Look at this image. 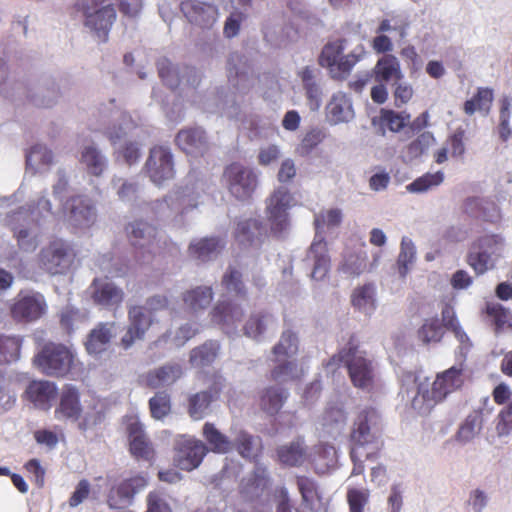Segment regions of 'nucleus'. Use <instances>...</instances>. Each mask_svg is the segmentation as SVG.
<instances>
[{
	"label": "nucleus",
	"instance_id": "cd10ccee",
	"mask_svg": "<svg viewBox=\"0 0 512 512\" xmlns=\"http://www.w3.org/2000/svg\"><path fill=\"white\" fill-rule=\"evenodd\" d=\"M146 485L147 479L142 475L123 481L108 497L110 508L116 509L129 504L134 495L142 491Z\"/></svg>",
	"mask_w": 512,
	"mask_h": 512
},
{
	"label": "nucleus",
	"instance_id": "a211bd4d",
	"mask_svg": "<svg viewBox=\"0 0 512 512\" xmlns=\"http://www.w3.org/2000/svg\"><path fill=\"white\" fill-rule=\"evenodd\" d=\"M66 220L70 226L86 230L97 220V210L93 201L86 196L72 197L64 206Z\"/></svg>",
	"mask_w": 512,
	"mask_h": 512
},
{
	"label": "nucleus",
	"instance_id": "0eeeda50",
	"mask_svg": "<svg viewBox=\"0 0 512 512\" xmlns=\"http://www.w3.org/2000/svg\"><path fill=\"white\" fill-rule=\"evenodd\" d=\"M343 362L353 385L359 389L370 391L375 383V365L366 353L356 347L344 348L337 356H333L328 366Z\"/></svg>",
	"mask_w": 512,
	"mask_h": 512
},
{
	"label": "nucleus",
	"instance_id": "a19ab883",
	"mask_svg": "<svg viewBox=\"0 0 512 512\" xmlns=\"http://www.w3.org/2000/svg\"><path fill=\"white\" fill-rule=\"evenodd\" d=\"M512 434V401L504 406L495 416L491 426L487 430V440L508 438Z\"/></svg>",
	"mask_w": 512,
	"mask_h": 512
},
{
	"label": "nucleus",
	"instance_id": "4c0bfd02",
	"mask_svg": "<svg viewBox=\"0 0 512 512\" xmlns=\"http://www.w3.org/2000/svg\"><path fill=\"white\" fill-rule=\"evenodd\" d=\"M244 311L240 304L221 302L212 311V320L225 329H233L241 322Z\"/></svg>",
	"mask_w": 512,
	"mask_h": 512
},
{
	"label": "nucleus",
	"instance_id": "5fc2aeb1",
	"mask_svg": "<svg viewBox=\"0 0 512 512\" xmlns=\"http://www.w3.org/2000/svg\"><path fill=\"white\" fill-rule=\"evenodd\" d=\"M345 40H337L326 44L320 55L319 62L321 66L327 67L332 76H337L335 67L339 63L345 50Z\"/></svg>",
	"mask_w": 512,
	"mask_h": 512
},
{
	"label": "nucleus",
	"instance_id": "aec40b11",
	"mask_svg": "<svg viewBox=\"0 0 512 512\" xmlns=\"http://www.w3.org/2000/svg\"><path fill=\"white\" fill-rule=\"evenodd\" d=\"M347 423V416L342 407L328 406L317 423L318 435L321 439H337L342 435Z\"/></svg>",
	"mask_w": 512,
	"mask_h": 512
},
{
	"label": "nucleus",
	"instance_id": "39448f33",
	"mask_svg": "<svg viewBox=\"0 0 512 512\" xmlns=\"http://www.w3.org/2000/svg\"><path fill=\"white\" fill-rule=\"evenodd\" d=\"M505 241L500 234L483 232L471 243L467 263L476 274L482 275L496 267L503 254Z\"/></svg>",
	"mask_w": 512,
	"mask_h": 512
},
{
	"label": "nucleus",
	"instance_id": "49530a36",
	"mask_svg": "<svg viewBox=\"0 0 512 512\" xmlns=\"http://www.w3.org/2000/svg\"><path fill=\"white\" fill-rule=\"evenodd\" d=\"M483 418L480 412L474 411L470 413L460 424L455 440L461 445L471 442L481 431Z\"/></svg>",
	"mask_w": 512,
	"mask_h": 512
},
{
	"label": "nucleus",
	"instance_id": "3c124183",
	"mask_svg": "<svg viewBox=\"0 0 512 512\" xmlns=\"http://www.w3.org/2000/svg\"><path fill=\"white\" fill-rule=\"evenodd\" d=\"M213 298V293L209 287H197L187 291L183 295V301L187 309L192 313H198L206 309Z\"/></svg>",
	"mask_w": 512,
	"mask_h": 512
},
{
	"label": "nucleus",
	"instance_id": "052dcab7",
	"mask_svg": "<svg viewBox=\"0 0 512 512\" xmlns=\"http://www.w3.org/2000/svg\"><path fill=\"white\" fill-rule=\"evenodd\" d=\"M486 313L493 319L495 332L512 329V314L498 303H487Z\"/></svg>",
	"mask_w": 512,
	"mask_h": 512
},
{
	"label": "nucleus",
	"instance_id": "f3484780",
	"mask_svg": "<svg viewBox=\"0 0 512 512\" xmlns=\"http://www.w3.org/2000/svg\"><path fill=\"white\" fill-rule=\"evenodd\" d=\"M46 312L45 297L39 292H20L11 306L12 317L19 321L33 322Z\"/></svg>",
	"mask_w": 512,
	"mask_h": 512
},
{
	"label": "nucleus",
	"instance_id": "6e6d98bb",
	"mask_svg": "<svg viewBox=\"0 0 512 512\" xmlns=\"http://www.w3.org/2000/svg\"><path fill=\"white\" fill-rule=\"evenodd\" d=\"M435 143V137L431 132H423L405 147L403 158L406 161L417 159L425 154Z\"/></svg>",
	"mask_w": 512,
	"mask_h": 512
},
{
	"label": "nucleus",
	"instance_id": "412c9836",
	"mask_svg": "<svg viewBox=\"0 0 512 512\" xmlns=\"http://www.w3.org/2000/svg\"><path fill=\"white\" fill-rule=\"evenodd\" d=\"M228 79L240 92L245 93L255 83L252 71L245 58L239 53H231L227 62Z\"/></svg>",
	"mask_w": 512,
	"mask_h": 512
},
{
	"label": "nucleus",
	"instance_id": "338daca9",
	"mask_svg": "<svg viewBox=\"0 0 512 512\" xmlns=\"http://www.w3.org/2000/svg\"><path fill=\"white\" fill-rule=\"evenodd\" d=\"M310 458L324 472L337 463V451L333 445L323 443L316 447L314 456Z\"/></svg>",
	"mask_w": 512,
	"mask_h": 512
},
{
	"label": "nucleus",
	"instance_id": "09e8293b",
	"mask_svg": "<svg viewBox=\"0 0 512 512\" xmlns=\"http://www.w3.org/2000/svg\"><path fill=\"white\" fill-rule=\"evenodd\" d=\"M410 20L405 14H392L383 18L377 29L376 33L395 32L400 40H404L409 35Z\"/></svg>",
	"mask_w": 512,
	"mask_h": 512
},
{
	"label": "nucleus",
	"instance_id": "2f4dec72",
	"mask_svg": "<svg viewBox=\"0 0 512 512\" xmlns=\"http://www.w3.org/2000/svg\"><path fill=\"white\" fill-rule=\"evenodd\" d=\"M243 329L247 337L260 341L266 333L276 329V321L270 313L254 312L246 321Z\"/></svg>",
	"mask_w": 512,
	"mask_h": 512
},
{
	"label": "nucleus",
	"instance_id": "b1692460",
	"mask_svg": "<svg viewBox=\"0 0 512 512\" xmlns=\"http://www.w3.org/2000/svg\"><path fill=\"white\" fill-rule=\"evenodd\" d=\"M298 75L302 81L310 109L318 110L323 96L321 70L313 66H306L299 71Z\"/></svg>",
	"mask_w": 512,
	"mask_h": 512
},
{
	"label": "nucleus",
	"instance_id": "72a5a7b5",
	"mask_svg": "<svg viewBox=\"0 0 512 512\" xmlns=\"http://www.w3.org/2000/svg\"><path fill=\"white\" fill-rule=\"evenodd\" d=\"M127 232L134 246L152 248L158 244L159 231L147 222L135 221L129 224Z\"/></svg>",
	"mask_w": 512,
	"mask_h": 512
},
{
	"label": "nucleus",
	"instance_id": "0e129e2a",
	"mask_svg": "<svg viewBox=\"0 0 512 512\" xmlns=\"http://www.w3.org/2000/svg\"><path fill=\"white\" fill-rule=\"evenodd\" d=\"M111 186L119 200L123 202H132L136 199L139 187L135 181L114 176L111 180Z\"/></svg>",
	"mask_w": 512,
	"mask_h": 512
},
{
	"label": "nucleus",
	"instance_id": "473e14b6",
	"mask_svg": "<svg viewBox=\"0 0 512 512\" xmlns=\"http://www.w3.org/2000/svg\"><path fill=\"white\" fill-rule=\"evenodd\" d=\"M80 163L88 174L101 176L107 169L108 160L94 143L85 144L80 153Z\"/></svg>",
	"mask_w": 512,
	"mask_h": 512
},
{
	"label": "nucleus",
	"instance_id": "5701e85b",
	"mask_svg": "<svg viewBox=\"0 0 512 512\" xmlns=\"http://www.w3.org/2000/svg\"><path fill=\"white\" fill-rule=\"evenodd\" d=\"M326 117L332 125L352 121L355 112L351 97L342 91L334 93L326 105Z\"/></svg>",
	"mask_w": 512,
	"mask_h": 512
},
{
	"label": "nucleus",
	"instance_id": "f704fd0d",
	"mask_svg": "<svg viewBox=\"0 0 512 512\" xmlns=\"http://www.w3.org/2000/svg\"><path fill=\"white\" fill-rule=\"evenodd\" d=\"M56 394L57 388L55 384L44 380L32 381L26 389L28 399L41 409H48Z\"/></svg>",
	"mask_w": 512,
	"mask_h": 512
},
{
	"label": "nucleus",
	"instance_id": "20e7f679",
	"mask_svg": "<svg viewBox=\"0 0 512 512\" xmlns=\"http://www.w3.org/2000/svg\"><path fill=\"white\" fill-rule=\"evenodd\" d=\"M136 130L137 127L130 115L116 111L112 116L111 125L104 131L114 148L116 157H122L128 165L136 163L141 156V144L132 140Z\"/></svg>",
	"mask_w": 512,
	"mask_h": 512
},
{
	"label": "nucleus",
	"instance_id": "7c9ffc66",
	"mask_svg": "<svg viewBox=\"0 0 512 512\" xmlns=\"http://www.w3.org/2000/svg\"><path fill=\"white\" fill-rule=\"evenodd\" d=\"M81 412L78 390L72 385L64 386L59 406L55 410L56 417L76 422L80 420Z\"/></svg>",
	"mask_w": 512,
	"mask_h": 512
},
{
	"label": "nucleus",
	"instance_id": "ddd939ff",
	"mask_svg": "<svg viewBox=\"0 0 512 512\" xmlns=\"http://www.w3.org/2000/svg\"><path fill=\"white\" fill-rule=\"evenodd\" d=\"M74 261L71 246L62 239H55L39 253L41 267L51 275L65 274Z\"/></svg>",
	"mask_w": 512,
	"mask_h": 512
},
{
	"label": "nucleus",
	"instance_id": "c9c22d12",
	"mask_svg": "<svg viewBox=\"0 0 512 512\" xmlns=\"http://www.w3.org/2000/svg\"><path fill=\"white\" fill-rule=\"evenodd\" d=\"M252 0H229L226 9L230 11L224 24V35L232 38L238 35L241 24L246 18L247 8L251 5Z\"/></svg>",
	"mask_w": 512,
	"mask_h": 512
},
{
	"label": "nucleus",
	"instance_id": "1a4fd4ad",
	"mask_svg": "<svg viewBox=\"0 0 512 512\" xmlns=\"http://www.w3.org/2000/svg\"><path fill=\"white\" fill-rule=\"evenodd\" d=\"M222 178L229 193L241 202L251 200L259 185V172L240 163L228 165Z\"/></svg>",
	"mask_w": 512,
	"mask_h": 512
},
{
	"label": "nucleus",
	"instance_id": "de8ad7c7",
	"mask_svg": "<svg viewBox=\"0 0 512 512\" xmlns=\"http://www.w3.org/2000/svg\"><path fill=\"white\" fill-rule=\"evenodd\" d=\"M235 236L237 241L244 246H257L262 236L261 223L256 219L240 221L237 225Z\"/></svg>",
	"mask_w": 512,
	"mask_h": 512
},
{
	"label": "nucleus",
	"instance_id": "4be33fe9",
	"mask_svg": "<svg viewBox=\"0 0 512 512\" xmlns=\"http://www.w3.org/2000/svg\"><path fill=\"white\" fill-rule=\"evenodd\" d=\"M127 432L132 455L147 461L151 460L154 456V449L144 432L142 424L136 417L127 419Z\"/></svg>",
	"mask_w": 512,
	"mask_h": 512
},
{
	"label": "nucleus",
	"instance_id": "a878e982",
	"mask_svg": "<svg viewBox=\"0 0 512 512\" xmlns=\"http://www.w3.org/2000/svg\"><path fill=\"white\" fill-rule=\"evenodd\" d=\"M160 78L170 88H176L180 83L194 86L198 84L199 77L197 71L191 67H185L180 75L178 67L174 66L167 59H162L157 64Z\"/></svg>",
	"mask_w": 512,
	"mask_h": 512
},
{
	"label": "nucleus",
	"instance_id": "8fccbe9b",
	"mask_svg": "<svg viewBox=\"0 0 512 512\" xmlns=\"http://www.w3.org/2000/svg\"><path fill=\"white\" fill-rule=\"evenodd\" d=\"M298 351V338L290 330L284 331L279 342L273 347V362L294 359Z\"/></svg>",
	"mask_w": 512,
	"mask_h": 512
},
{
	"label": "nucleus",
	"instance_id": "774afa93",
	"mask_svg": "<svg viewBox=\"0 0 512 512\" xmlns=\"http://www.w3.org/2000/svg\"><path fill=\"white\" fill-rule=\"evenodd\" d=\"M298 487L304 502L313 510H318L322 506V499L315 483L308 478L298 480Z\"/></svg>",
	"mask_w": 512,
	"mask_h": 512
},
{
	"label": "nucleus",
	"instance_id": "2eb2a0df",
	"mask_svg": "<svg viewBox=\"0 0 512 512\" xmlns=\"http://www.w3.org/2000/svg\"><path fill=\"white\" fill-rule=\"evenodd\" d=\"M88 294L97 306L110 311H116L121 307L125 293L109 278H95L88 288Z\"/></svg>",
	"mask_w": 512,
	"mask_h": 512
},
{
	"label": "nucleus",
	"instance_id": "7ed1b4c3",
	"mask_svg": "<svg viewBox=\"0 0 512 512\" xmlns=\"http://www.w3.org/2000/svg\"><path fill=\"white\" fill-rule=\"evenodd\" d=\"M51 214L49 200L42 197L36 207L21 208L8 216V224L14 232L20 249L33 252L39 244V229L41 219Z\"/></svg>",
	"mask_w": 512,
	"mask_h": 512
},
{
	"label": "nucleus",
	"instance_id": "6ab92c4d",
	"mask_svg": "<svg viewBox=\"0 0 512 512\" xmlns=\"http://www.w3.org/2000/svg\"><path fill=\"white\" fill-rule=\"evenodd\" d=\"M180 9L190 23L201 28H211L219 17L218 8L212 2L184 0Z\"/></svg>",
	"mask_w": 512,
	"mask_h": 512
},
{
	"label": "nucleus",
	"instance_id": "bb28decb",
	"mask_svg": "<svg viewBox=\"0 0 512 512\" xmlns=\"http://www.w3.org/2000/svg\"><path fill=\"white\" fill-rule=\"evenodd\" d=\"M184 375L183 366L177 362H168L150 370L145 376V384L151 388L171 386Z\"/></svg>",
	"mask_w": 512,
	"mask_h": 512
},
{
	"label": "nucleus",
	"instance_id": "f8f14e48",
	"mask_svg": "<svg viewBox=\"0 0 512 512\" xmlns=\"http://www.w3.org/2000/svg\"><path fill=\"white\" fill-rule=\"evenodd\" d=\"M34 363L47 376L63 377L73 366L74 354L62 344L48 343L36 355Z\"/></svg>",
	"mask_w": 512,
	"mask_h": 512
},
{
	"label": "nucleus",
	"instance_id": "9d476101",
	"mask_svg": "<svg viewBox=\"0 0 512 512\" xmlns=\"http://www.w3.org/2000/svg\"><path fill=\"white\" fill-rule=\"evenodd\" d=\"M380 416L374 408L365 407L360 409L353 421L351 431L352 448L369 447L376 450L380 446Z\"/></svg>",
	"mask_w": 512,
	"mask_h": 512
},
{
	"label": "nucleus",
	"instance_id": "423d86ee",
	"mask_svg": "<svg viewBox=\"0 0 512 512\" xmlns=\"http://www.w3.org/2000/svg\"><path fill=\"white\" fill-rule=\"evenodd\" d=\"M107 0H79L77 9L82 14L84 28L99 42L108 39L110 29L116 20V11Z\"/></svg>",
	"mask_w": 512,
	"mask_h": 512
},
{
	"label": "nucleus",
	"instance_id": "37998d69",
	"mask_svg": "<svg viewBox=\"0 0 512 512\" xmlns=\"http://www.w3.org/2000/svg\"><path fill=\"white\" fill-rule=\"evenodd\" d=\"M52 163L53 153L43 144L32 146L26 155L27 170L32 174L47 171Z\"/></svg>",
	"mask_w": 512,
	"mask_h": 512
},
{
	"label": "nucleus",
	"instance_id": "603ef678",
	"mask_svg": "<svg viewBox=\"0 0 512 512\" xmlns=\"http://www.w3.org/2000/svg\"><path fill=\"white\" fill-rule=\"evenodd\" d=\"M220 345L217 341H207L191 350L189 362L194 367L210 365L217 358Z\"/></svg>",
	"mask_w": 512,
	"mask_h": 512
},
{
	"label": "nucleus",
	"instance_id": "c756f323",
	"mask_svg": "<svg viewBox=\"0 0 512 512\" xmlns=\"http://www.w3.org/2000/svg\"><path fill=\"white\" fill-rule=\"evenodd\" d=\"M371 73L375 82L385 84H392V82L404 78L400 60L393 54H386L380 57L372 68Z\"/></svg>",
	"mask_w": 512,
	"mask_h": 512
},
{
	"label": "nucleus",
	"instance_id": "864d4df0",
	"mask_svg": "<svg viewBox=\"0 0 512 512\" xmlns=\"http://www.w3.org/2000/svg\"><path fill=\"white\" fill-rule=\"evenodd\" d=\"M288 397V392L280 387L266 388L260 400L261 408L268 414L274 415L280 411Z\"/></svg>",
	"mask_w": 512,
	"mask_h": 512
},
{
	"label": "nucleus",
	"instance_id": "13d9d810",
	"mask_svg": "<svg viewBox=\"0 0 512 512\" xmlns=\"http://www.w3.org/2000/svg\"><path fill=\"white\" fill-rule=\"evenodd\" d=\"M268 473L265 467L257 465L252 476L242 481L243 491L251 496H258L268 485Z\"/></svg>",
	"mask_w": 512,
	"mask_h": 512
},
{
	"label": "nucleus",
	"instance_id": "393cba45",
	"mask_svg": "<svg viewBox=\"0 0 512 512\" xmlns=\"http://www.w3.org/2000/svg\"><path fill=\"white\" fill-rule=\"evenodd\" d=\"M117 334L115 322H100L88 334L85 342L86 350L91 355H99L106 351L111 340Z\"/></svg>",
	"mask_w": 512,
	"mask_h": 512
},
{
	"label": "nucleus",
	"instance_id": "58836bf2",
	"mask_svg": "<svg viewBox=\"0 0 512 512\" xmlns=\"http://www.w3.org/2000/svg\"><path fill=\"white\" fill-rule=\"evenodd\" d=\"M218 392L212 389L192 394L188 399V414L194 420H201L211 412V405Z\"/></svg>",
	"mask_w": 512,
	"mask_h": 512
},
{
	"label": "nucleus",
	"instance_id": "9b49d317",
	"mask_svg": "<svg viewBox=\"0 0 512 512\" xmlns=\"http://www.w3.org/2000/svg\"><path fill=\"white\" fill-rule=\"evenodd\" d=\"M265 213L271 231L278 236L285 235L290 228L289 209L295 204V198L283 186L276 188L265 201Z\"/></svg>",
	"mask_w": 512,
	"mask_h": 512
},
{
	"label": "nucleus",
	"instance_id": "dca6fc26",
	"mask_svg": "<svg viewBox=\"0 0 512 512\" xmlns=\"http://www.w3.org/2000/svg\"><path fill=\"white\" fill-rule=\"evenodd\" d=\"M207 446L193 437L181 436L175 444L174 463L181 470L197 468L207 454Z\"/></svg>",
	"mask_w": 512,
	"mask_h": 512
},
{
	"label": "nucleus",
	"instance_id": "e2e57ef3",
	"mask_svg": "<svg viewBox=\"0 0 512 512\" xmlns=\"http://www.w3.org/2000/svg\"><path fill=\"white\" fill-rule=\"evenodd\" d=\"M444 180V174L441 171L435 173H426L415 179L406 186L410 193H424L428 190L439 186Z\"/></svg>",
	"mask_w": 512,
	"mask_h": 512
},
{
	"label": "nucleus",
	"instance_id": "f03ea898",
	"mask_svg": "<svg viewBox=\"0 0 512 512\" xmlns=\"http://www.w3.org/2000/svg\"><path fill=\"white\" fill-rule=\"evenodd\" d=\"M343 220V212L339 208H328L320 210L314 216L315 236L311 243L306 259L312 265L311 277L314 280H322L330 268V257L328 255L326 234L337 229Z\"/></svg>",
	"mask_w": 512,
	"mask_h": 512
},
{
	"label": "nucleus",
	"instance_id": "f257e3e1",
	"mask_svg": "<svg viewBox=\"0 0 512 512\" xmlns=\"http://www.w3.org/2000/svg\"><path fill=\"white\" fill-rule=\"evenodd\" d=\"M463 384L461 369L451 367L438 374L432 384L426 377L414 372H405L401 378L400 395L406 404L426 414L438 402L444 400L449 393L460 388Z\"/></svg>",
	"mask_w": 512,
	"mask_h": 512
},
{
	"label": "nucleus",
	"instance_id": "e433bc0d",
	"mask_svg": "<svg viewBox=\"0 0 512 512\" xmlns=\"http://www.w3.org/2000/svg\"><path fill=\"white\" fill-rule=\"evenodd\" d=\"M223 247L224 242L219 238H202L190 243L189 253L193 258L201 262H207L214 260Z\"/></svg>",
	"mask_w": 512,
	"mask_h": 512
},
{
	"label": "nucleus",
	"instance_id": "79ce46f5",
	"mask_svg": "<svg viewBox=\"0 0 512 512\" xmlns=\"http://www.w3.org/2000/svg\"><path fill=\"white\" fill-rule=\"evenodd\" d=\"M279 461L288 466H298L311 457L302 439L280 446L277 450Z\"/></svg>",
	"mask_w": 512,
	"mask_h": 512
},
{
	"label": "nucleus",
	"instance_id": "ea45409f",
	"mask_svg": "<svg viewBox=\"0 0 512 512\" xmlns=\"http://www.w3.org/2000/svg\"><path fill=\"white\" fill-rule=\"evenodd\" d=\"M231 442L233 449H235L241 457L246 459H255L261 450L260 438L242 429H233V439Z\"/></svg>",
	"mask_w": 512,
	"mask_h": 512
},
{
	"label": "nucleus",
	"instance_id": "a18cd8bd",
	"mask_svg": "<svg viewBox=\"0 0 512 512\" xmlns=\"http://www.w3.org/2000/svg\"><path fill=\"white\" fill-rule=\"evenodd\" d=\"M352 305L365 315H371L376 309V288L365 284L354 289L351 297Z\"/></svg>",
	"mask_w": 512,
	"mask_h": 512
},
{
	"label": "nucleus",
	"instance_id": "c85d7f7f",
	"mask_svg": "<svg viewBox=\"0 0 512 512\" xmlns=\"http://www.w3.org/2000/svg\"><path fill=\"white\" fill-rule=\"evenodd\" d=\"M176 142L189 155H203L208 150L206 134L199 127L180 130L177 134Z\"/></svg>",
	"mask_w": 512,
	"mask_h": 512
},
{
	"label": "nucleus",
	"instance_id": "69168bd1",
	"mask_svg": "<svg viewBox=\"0 0 512 512\" xmlns=\"http://www.w3.org/2000/svg\"><path fill=\"white\" fill-rule=\"evenodd\" d=\"M370 491L365 487L348 485L347 501L350 512H364V507L369 503Z\"/></svg>",
	"mask_w": 512,
	"mask_h": 512
},
{
	"label": "nucleus",
	"instance_id": "680f3d73",
	"mask_svg": "<svg viewBox=\"0 0 512 512\" xmlns=\"http://www.w3.org/2000/svg\"><path fill=\"white\" fill-rule=\"evenodd\" d=\"M416 259V249L413 242L403 237L398 255L397 265L401 277H405Z\"/></svg>",
	"mask_w": 512,
	"mask_h": 512
},
{
	"label": "nucleus",
	"instance_id": "bf43d9fd",
	"mask_svg": "<svg viewBox=\"0 0 512 512\" xmlns=\"http://www.w3.org/2000/svg\"><path fill=\"white\" fill-rule=\"evenodd\" d=\"M128 321L132 330L144 336L153 324L154 318L144 310V307L135 305L129 307Z\"/></svg>",
	"mask_w": 512,
	"mask_h": 512
},
{
	"label": "nucleus",
	"instance_id": "4468645a",
	"mask_svg": "<svg viewBox=\"0 0 512 512\" xmlns=\"http://www.w3.org/2000/svg\"><path fill=\"white\" fill-rule=\"evenodd\" d=\"M145 171L150 180L157 186H162L173 179L175 171L170 148L162 145L153 147L146 160Z\"/></svg>",
	"mask_w": 512,
	"mask_h": 512
},
{
	"label": "nucleus",
	"instance_id": "c03bdc74",
	"mask_svg": "<svg viewBox=\"0 0 512 512\" xmlns=\"http://www.w3.org/2000/svg\"><path fill=\"white\" fill-rule=\"evenodd\" d=\"M202 434L212 452L227 454L233 450L230 438L218 430L213 423L206 422L203 425Z\"/></svg>",
	"mask_w": 512,
	"mask_h": 512
},
{
	"label": "nucleus",
	"instance_id": "6e6552de",
	"mask_svg": "<svg viewBox=\"0 0 512 512\" xmlns=\"http://www.w3.org/2000/svg\"><path fill=\"white\" fill-rule=\"evenodd\" d=\"M204 183L195 181L170 193L166 198L157 201L155 214L160 219H169L175 213H185L203 203Z\"/></svg>",
	"mask_w": 512,
	"mask_h": 512
},
{
	"label": "nucleus",
	"instance_id": "4d7b16f0",
	"mask_svg": "<svg viewBox=\"0 0 512 512\" xmlns=\"http://www.w3.org/2000/svg\"><path fill=\"white\" fill-rule=\"evenodd\" d=\"M275 366L271 371V378L279 383L295 380L303 373L302 368L298 367L295 359H285L284 361L274 362Z\"/></svg>",
	"mask_w": 512,
	"mask_h": 512
}]
</instances>
